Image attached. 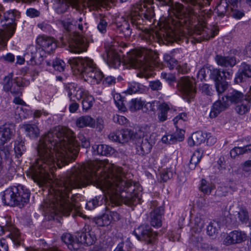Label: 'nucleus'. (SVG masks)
<instances>
[{"mask_svg":"<svg viewBox=\"0 0 251 251\" xmlns=\"http://www.w3.org/2000/svg\"><path fill=\"white\" fill-rule=\"evenodd\" d=\"M36 42L43 50L49 53L53 52L57 47L54 39L45 35L39 36L36 39Z\"/></svg>","mask_w":251,"mask_h":251,"instance_id":"obj_16","label":"nucleus"},{"mask_svg":"<svg viewBox=\"0 0 251 251\" xmlns=\"http://www.w3.org/2000/svg\"><path fill=\"white\" fill-rule=\"evenodd\" d=\"M251 100V97L243 101L240 105H238L236 108V111L240 115H243L247 113L250 109V102Z\"/></svg>","mask_w":251,"mask_h":251,"instance_id":"obj_39","label":"nucleus"},{"mask_svg":"<svg viewBox=\"0 0 251 251\" xmlns=\"http://www.w3.org/2000/svg\"><path fill=\"white\" fill-rule=\"evenodd\" d=\"M149 86L151 89L153 91H158L162 89V85L161 82L158 80L152 81L150 82Z\"/></svg>","mask_w":251,"mask_h":251,"instance_id":"obj_59","label":"nucleus"},{"mask_svg":"<svg viewBox=\"0 0 251 251\" xmlns=\"http://www.w3.org/2000/svg\"><path fill=\"white\" fill-rule=\"evenodd\" d=\"M155 178L153 176L155 181L158 182H165L173 176V174H155Z\"/></svg>","mask_w":251,"mask_h":251,"instance_id":"obj_54","label":"nucleus"},{"mask_svg":"<svg viewBox=\"0 0 251 251\" xmlns=\"http://www.w3.org/2000/svg\"><path fill=\"white\" fill-rule=\"evenodd\" d=\"M97 186L106 199L116 205L122 203L128 205L140 202L142 188L138 182L128 180L121 174H94Z\"/></svg>","mask_w":251,"mask_h":251,"instance_id":"obj_3","label":"nucleus"},{"mask_svg":"<svg viewBox=\"0 0 251 251\" xmlns=\"http://www.w3.org/2000/svg\"><path fill=\"white\" fill-rule=\"evenodd\" d=\"M121 173V168L109 163L107 159L94 160L74 166L71 173Z\"/></svg>","mask_w":251,"mask_h":251,"instance_id":"obj_8","label":"nucleus"},{"mask_svg":"<svg viewBox=\"0 0 251 251\" xmlns=\"http://www.w3.org/2000/svg\"><path fill=\"white\" fill-rule=\"evenodd\" d=\"M204 226V221L201 218L197 217L195 219V226L193 227L192 233L198 234L200 233Z\"/></svg>","mask_w":251,"mask_h":251,"instance_id":"obj_46","label":"nucleus"},{"mask_svg":"<svg viewBox=\"0 0 251 251\" xmlns=\"http://www.w3.org/2000/svg\"><path fill=\"white\" fill-rule=\"evenodd\" d=\"M126 68H140L143 71L137 74L140 77L149 78L151 74L147 72L150 64L146 59L145 53L140 50H134L128 54L127 58L124 60Z\"/></svg>","mask_w":251,"mask_h":251,"instance_id":"obj_10","label":"nucleus"},{"mask_svg":"<svg viewBox=\"0 0 251 251\" xmlns=\"http://www.w3.org/2000/svg\"><path fill=\"white\" fill-rule=\"evenodd\" d=\"M107 62L111 67L118 68L121 63V58L118 52L113 49H109L107 51Z\"/></svg>","mask_w":251,"mask_h":251,"instance_id":"obj_25","label":"nucleus"},{"mask_svg":"<svg viewBox=\"0 0 251 251\" xmlns=\"http://www.w3.org/2000/svg\"><path fill=\"white\" fill-rule=\"evenodd\" d=\"M52 66L55 70L61 72L65 69V63L63 60L56 59L52 62Z\"/></svg>","mask_w":251,"mask_h":251,"instance_id":"obj_53","label":"nucleus"},{"mask_svg":"<svg viewBox=\"0 0 251 251\" xmlns=\"http://www.w3.org/2000/svg\"><path fill=\"white\" fill-rule=\"evenodd\" d=\"M145 91L144 86L139 83L132 81L128 83V86L125 93L131 95L137 92L142 93Z\"/></svg>","mask_w":251,"mask_h":251,"instance_id":"obj_34","label":"nucleus"},{"mask_svg":"<svg viewBox=\"0 0 251 251\" xmlns=\"http://www.w3.org/2000/svg\"><path fill=\"white\" fill-rule=\"evenodd\" d=\"M13 76V74L11 73L8 74L3 78L2 82L3 90L6 92H9L14 84H15Z\"/></svg>","mask_w":251,"mask_h":251,"instance_id":"obj_38","label":"nucleus"},{"mask_svg":"<svg viewBox=\"0 0 251 251\" xmlns=\"http://www.w3.org/2000/svg\"><path fill=\"white\" fill-rule=\"evenodd\" d=\"M245 154L244 147H235L231 150L230 154L232 158H235L236 156Z\"/></svg>","mask_w":251,"mask_h":251,"instance_id":"obj_55","label":"nucleus"},{"mask_svg":"<svg viewBox=\"0 0 251 251\" xmlns=\"http://www.w3.org/2000/svg\"><path fill=\"white\" fill-rule=\"evenodd\" d=\"M10 174H0V187L13 179Z\"/></svg>","mask_w":251,"mask_h":251,"instance_id":"obj_58","label":"nucleus"},{"mask_svg":"<svg viewBox=\"0 0 251 251\" xmlns=\"http://www.w3.org/2000/svg\"><path fill=\"white\" fill-rule=\"evenodd\" d=\"M238 218L242 223H247L249 219L248 212L246 209L242 208L238 213Z\"/></svg>","mask_w":251,"mask_h":251,"instance_id":"obj_56","label":"nucleus"},{"mask_svg":"<svg viewBox=\"0 0 251 251\" xmlns=\"http://www.w3.org/2000/svg\"><path fill=\"white\" fill-rule=\"evenodd\" d=\"M163 212V208L159 206L151 212L150 223L152 226L159 227L162 226V217Z\"/></svg>","mask_w":251,"mask_h":251,"instance_id":"obj_24","label":"nucleus"},{"mask_svg":"<svg viewBox=\"0 0 251 251\" xmlns=\"http://www.w3.org/2000/svg\"><path fill=\"white\" fill-rule=\"evenodd\" d=\"M14 126L10 124H4L0 126V146H3L13 136Z\"/></svg>","mask_w":251,"mask_h":251,"instance_id":"obj_20","label":"nucleus"},{"mask_svg":"<svg viewBox=\"0 0 251 251\" xmlns=\"http://www.w3.org/2000/svg\"><path fill=\"white\" fill-rule=\"evenodd\" d=\"M77 174H68L58 178L55 174H26L39 186L49 187L48 199L42 206L43 211L52 217L56 215L68 216L73 209L77 210L79 206L71 201L69 198L72 188L78 185L81 179Z\"/></svg>","mask_w":251,"mask_h":251,"instance_id":"obj_2","label":"nucleus"},{"mask_svg":"<svg viewBox=\"0 0 251 251\" xmlns=\"http://www.w3.org/2000/svg\"><path fill=\"white\" fill-rule=\"evenodd\" d=\"M60 41L64 45H68L71 52L80 53L87 50L88 44L86 39L77 32L65 35L60 38Z\"/></svg>","mask_w":251,"mask_h":251,"instance_id":"obj_11","label":"nucleus"},{"mask_svg":"<svg viewBox=\"0 0 251 251\" xmlns=\"http://www.w3.org/2000/svg\"><path fill=\"white\" fill-rule=\"evenodd\" d=\"M229 106V103L226 99V98L223 97L215 101L213 104L209 113L210 118L216 117L222 111H224Z\"/></svg>","mask_w":251,"mask_h":251,"instance_id":"obj_19","label":"nucleus"},{"mask_svg":"<svg viewBox=\"0 0 251 251\" xmlns=\"http://www.w3.org/2000/svg\"><path fill=\"white\" fill-rule=\"evenodd\" d=\"M131 243L128 241L118 244L114 251H130Z\"/></svg>","mask_w":251,"mask_h":251,"instance_id":"obj_49","label":"nucleus"},{"mask_svg":"<svg viewBox=\"0 0 251 251\" xmlns=\"http://www.w3.org/2000/svg\"><path fill=\"white\" fill-rule=\"evenodd\" d=\"M133 234L139 240L144 241L151 243L155 238L157 234L153 232L151 227L147 225H142L135 229Z\"/></svg>","mask_w":251,"mask_h":251,"instance_id":"obj_13","label":"nucleus"},{"mask_svg":"<svg viewBox=\"0 0 251 251\" xmlns=\"http://www.w3.org/2000/svg\"><path fill=\"white\" fill-rule=\"evenodd\" d=\"M76 125L77 127L80 128L86 126L94 127L95 125V120L90 116H82L76 120Z\"/></svg>","mask_w":251,"mask_h":251,"instance_id":"obj_30","label":"nucleus"},{"mask_svg":"<svg viewBox=\"0 0 251 251\" xmlns=\"http://www.w3.org/2000/svg\"><path fill=\"white\" fill-rule=\"evenodd\" d=\"M228 193L229 188L228 186H220L217 190V195L219 196H226Z\"/></svg>","mask_w":251,"mask_h":251,"instance_id":"obj_60","label":"nucleus"},{"mask_svg":"<svg viewBox=\"0 0 251 251\" xmlns=\"http://www.w3.org/2000/svg\"><path fill=\"white\" fill-rule=\"evenodd\" d=\"M158 110L157 117L160 122H163L167 120L168 113L171 110L170 105L166 102H157Z\"/></svg>","mask_w":251,"mask_h":251,"instance_id":"obj_28","label":"nucleus"},{"mask_svg":"<svg viewBox=\"0 0 251 251\" xmlns=\"http://www.w3.org/2000/svg\"><path fill=\"white\" fill-rule=\"evenodd\" d=\"M26 149L25 146L24 142L20 138L17 139L15 141L14 151L16 156L17 158L22 156L23 154L25 151Z\"/></svg>","mask_w":251,"mask_h":251,"instance_id":"obj_37","label":"nucleus"},{"mask_svg":"<svg viewBox=\"0 0 251 251\" xmlns=\"http://www.w3.org/2000/svg\"><path fill=\"white\" fill-rule=\"evenodd\" d=\"M5 231L10 232L9 237L16 247L21 245L23 242L19 230L11 224L7 223L4 226H0V235Z\"/></svg>","mask_w":251,"mask_h":251,"instance_id":"obj_17","label":"nucleus"},{"mask_svg":"<svg viewBox=\"0 0 251 251\" xmlns=\"http://www.w3.org/2000/svg\"><path fill=\"white\" fill-rule=\"evenodd\" d=\"M251 77V66L244 62L241 65L240 72L235 78L237 82H242L244 77Z\"/></svg>","mask_w":251,"mask_h":251,"instance_id":"obj_29","label":"nucleus"},{"mask_svg":"<svg viewBox=\"0 0 251 251\" xmlns=\"http://www.w3.org/2000/svg\"><path fill=\"white\" fill-rule=\"evenodd\" d=\"M247 234L241 230H233L227 234L223 240V244L226 246L240 244L245 241Z\"/></svg>","mask_w":251,"mask_h":251,"instance_id":"obj_15","label":"nucleus"},{"mask_svg":"<svg viewBox=\"0 0 251 251\" xmlns=\"http://www.w3.org/2000/svg\"><path fill=\"white\" fill-rule=\"evenodd\" d=\"M202 156V152L200 150L195 151L193 153L188 167L190 170H194L201 160Z\"/></svg>","mask_w":251,"mask_h":251,"instance_id":"obj_33","label":"nucleus"},{"mask_svg":"<svg viewBox=\"0 0 251 251\" xmlns=\"http://www.w3.org/2000/svg\"><path fill=\"white\" fill-rule=\"evenodd\" d=\"M38 50L36 46L31 45L28 46L27 49H26V54H30L31 57H32L35 54H36L38 52Z\"/></svg>","mask_w":251,"mask_h":251,"instance_id":"obj_64","label":"nucleus"},{"mask_svg":"<svg viewBox=\"0 0 251 251\" xmlns=\"http://www.w3.org/2000/svg\"><path fill=\"white\" fill-rule=\"evenodd\" d=\"M229 14L233 18L238 19H241L245 15L243 11L234 9V7L230 8V11L229 12Z\"/></svg>","mask_w":251,"mask_h":251,"instance_id":"obj_57","label":"nucleus"},{"mask_svg":"<svg viewBox=\"0 0 251 251\" xmlns=\"http://www.w3.org/2000/svg\"><path fill=\"white\" fill-rule=\"evenodd\" d=\"M200 90L201 92L207 95H211L212 94V88L207 84H202L200 88Z\"/></svg>","mask_w":251,"mask_h":251,"instance_id":"obj_63","label":"nucleus"},{"mask_svg":"<svg viewBox=\"0 0 251 251\" xmlns=\"http://www.w3.org/2000/svg\"><path fill=\"white\" fill-rule=\"evenodd\" d=\"M0 155L1 158L3 157L5 159L11 162V156L8 146H0Z\"/></svg>","mask_w":251,"mask_h":251,"instance_id":"obj_48","label":"nucleus"},{"mask_svg":"<svg viewBox=\"0 0 251 251\" xmlns=\"http://www.w3.org/2000/svg\"><path fill=\"white\" fill-rule=\"evenodd\" d=\"M177 87L183 99H186L188 101L195 97L196 91L194 78L187 76L181 77L178 83Z\"/></svg>","mask_w":251,"mask_h":251,"instance_id":"obj_12","label":"nucleus"},{"mask_svg":"<svg viewBox=\"0 0 251 251\" xmlns=\"http://www.w3.org/2000/svg\"><path fill=\"white\" fill-rule=\"evenodd\" d=\"M78 144L74 133L66 127L58 126L42 137L37 147L40 159L30 167V173H54L58 168L74 160Z\"/></svg>","mask_w":251,"mask_h":251,"instance_id":"obj_1","label":"nucleus"},{"mask_svg":"<svg viewBox=\"0 0 251 251\" xmlns=\"http://www.w3.org/2000/svg\"><path fill=\"white\" fill-rule=\"evenodd\" d=\"M205 26L206 25L205 23L202 24L200 29H198L196 31V34L202 35L204 39L207 40L211 38L214 37L215 35V32L212 31L211 30L209 31Z\"/></svg>","mask_w":251,"mask_h":251,"instance_id":"obj_36","label":"nucleus"},{"mask_svg":"<svg viewBox=\"0 0 251 251\" xmlns=\"http://www.w3.org/2000/svg\"><path fill=\"white\" fill-rule=\"evenodd\" d=\"M111 218L107 214H103L100 218L97 220V224L100 226H107L110 224Z\"/></svg>","mask_w":251,"mask_h":251,"instance_id":"obj_51","label":"nucleus"},{"mask_svg":"<svg viewBox=\"0 0 251 251\" xmlns=\"http://www.w3.org/2000/svg\"><path fill=\"white\" fill-rule=\"evenodd\" d=\"M23 127L27 134L31 138H36L39 135L40 131L36 125L25 124L23 125Z\"/></svg>","mask_w":251,"mask_h":251,"instance_id":"obj_35","label":"nucleus"},{"mask_svg":"<svg viewBox=\"0 0 251 251\" xmlns=\"http://www.w3.org/2000/svg\"><path fill=\"white\" fill-rule=\"evenodd\" d=\"M188 117L186 113H181L176 116L173 120L174 124L177 129H179L180 126L187 121Z\"/></svg>","mask_w":251,"mask_h":251,"instance_id":"obj_44","label":"nucleus"},{"mask_svg":"<svg viewBox=\"0 0 251 251\" xmlns=\"http://www.w3.org/2000/svg\"><path fill=\"white\" fill-rule=\"evenodd\" d=\"M65 89L70 101L72 100L73 98L78 100L82 99L81 103L83 110L86 111L93 105L94 98L88 91L82 87H79L74 83H70L65 85Z\"/></svg>","mask_w":251,"mask_h":251,"instance_id":"obj_9","label":"nucleus"},{"mask_svg":"<svg viewBox=\"0 0 251 251\" xmlns=\"http://www.w3.org/2000/svg\"><path fill=\"white\" fill-rule=\"evenodd\" d=\"M15 29V25L12 24L0 30V48L6 46L7 41L13 35Z\"/></svg>","mask_w":251,"mask_h":251,"instance_id":"obj_26","label":"nucleus"},{"mask_svg":"<svg viewBox=\"0 0 251 251\" xmlns=\"http://www.w3.org/2000/svg\"><path fill=\"white\" fill-rule=\"evenodd\" d=\"M94 153L102 156H110L114 154L115 150L111 147L104 144L94 145L93 147Z\"/></svg>","mask_w":251,"mask_h":251,"instance_id":"obj_27","label":"nucleus"},{"mask_svg":"<svg viewBox=\"0 0 251 251\" xmlns=\"http://www.w3.org/2000/svg\"><path fill=\"white\" fill-rule=\"evenodd\" d=\"M221 225L220 221L214 220L211 222L207 226V234L210 236L216 235L220 230Z\"/></svg>","mask_w":251,"mask_h":251,"instance_id":"obj_32","label":"nucleus"},{"mask_svg":"<svg viewBox=\"0 0 251 251\" xmlns=\"http://www.w3.org/2000/svg\"><path fill=\"white\" fill-rule=\"evenodd\" d=\"M69 63L75 73L80 75L84 79L92 83H99L103 77L102 73L96 67L93 60L88 58H73Z\"/></svg>","mask_w":251,"mask_h":251,"instance_id":"obj_5","label":"nucleus"},{"mask_svg":"<svg viewBox=\"0 0 251 251\" xmlns=\"http://www.w3.org/2000/svg\"><path fill=\"white\" fill-rule=\"evenodd\" d=\"M154 11L152 7H147L144 6V8H142L140 10V13L138 11L134 10L131 11L129 18L130 22L133 26H135L136 28L139 30H141L144 32V37L149 40H156L159 43L163 44H168L167 40H162L161 38L157 37L155 35L156 32H159L161 30L162 27H161V23L164 21V19H162L159 21V30L155 31L149 30L146 28H144L143 26V19L142 16L147 20H150L154 16Z\"/></svg>","mask_w":251,"mask_h":251,"instance_id":"obj_6","label":"nucleus"},{"mask_svg":"<svg viewBox=\"0 0 251 251\" xmlns=\"http://www.w3.org/2000/svg\"><path fill=\"white\" fill-rule=\"evenodd\" d=\"M210 77L211 79L216 82L229 79L233 75V71L232 70H223L217 68H212L209 70Z\"/></svg>","mask_w":251,"mask_h":251,"instance_id":"obj_18","label":"nucleus"},{"mask_svg":"<svg viewBox=\"0 0 251 251\" xmlns=\"http://www.w3.org/2000/svg\"><path fill=\"white\" fill-rule=\"evenodd\" d=\"M61 239L65 244H68V248L70 250L75 249V244L76 243V239L74 240L73 236L69 233H66L61 236Z\"/></svg>","mask_w":251,"mask_h":251,"instance_id":"obj_42","label":"nucleus"},{"mask_svg":"<svg viewBox=\"0 0 251 251\" xmlns=\"http://www.w3.org/2000/svg\"><path fill=\"white\" fill-rule=\"evenodd\" d=\"M75 239L76 243L90 246L96 240V237L93 232L89 230V226H85L81 231L76 233Z\"/></svg>","mask_w":251,"mask_h":251,"instance_id":"obj_14","label":"nucleus"},{"mask_svg":"<svg viewBox=\"0 0 251 251\" xmlns=\"http://www.w3.org/2000/svg\"><path fill=\"white\" fill-rule=\"evenodd\" d=\"M140 140V144L136 146V153L144 155L150 152L151 146L147 139H141Z\"/></svg>","mask_w":251,"mask_h":251,"instance_id":"obj_31","label":"nucleus"},{"mask_svg":"<svg viewBox=\"0 0 251 251\" xmlns=\"http://www.w3.org/2000/svg\"><path fill=\"white\" fill-rule=\"evenodd\" d=\"M120 135V143L124 144L127 142L132 137V132L128 129L122 130L119 132Z\"/></svg>","mask_w":251,"mask_h":251,"instance_id":"obj_43","label":"nucleus"},{"mask_svg":"<svg viewBox=\"0 0 251 251\" xmlns=\"http://www.w3.org/2000/svg\"><path fill=\"white\" fill-rule=\"evenodd\" d=\"M250 94L247 96L244 95L242 92L237 90H233L229 92L225 98L228 101H230L231 103H238L242 102V101L249 99L251 96V86L249 91Z\"/></svg>","mask_w":251,"mask_h":251,"instance_id":"obj_21","label":"nucleus"},{"mask_svg":"<svg viewBox=\"0 0 251 251\" xmlns=\"http://www.w3.org/2000/svg\"><path fill=\"white\" fill-rule=\"evenodd\" d=\"M184 130H180V134L176 135V134H169V144H173L177 141H181L184 138V135L182 132H184Z\"/></svg>","mask_w":251,"mask_h":251,"instance_id":"obj_52","label":"nucleus"},{"mask_svg":"<svg viewBox=\"0 0 251 251\" xmlns=\"http://www.w3.org/2000/svg\"><path fill=\"white\" fill-rule=\"evenodd\" d=\"M215 60L219 66L226 68L233 67L237 64L235 57L231 56L218 54L215 56Z\"/></svg>","mask_w":251,"mask_h":251,"instance_id":"obj_23","label":"nucleus"},{"mask_svg":"<svg viewBox=\"0 0 251 251\" xmlns=\"http://www.w3.org/2000/svg\"><path fill=\"white\" fill-rule=\"evenodd\" d=\"M144 103L140 99H134L129 102V109L132 111H135L142 108Z\"/></svg>","mask_w":251,"mask_h":251,"instance_id":"obj_41","label":"nucleus"},{"mask_svg":"<svg viewBox=\"0 0 251 251\" xmlns=\"http://www.w3.org/2000/svg\"><path fill=\"white\" fill-rule=\"evenodd\" d=\"M228 5L226 1H222L219 3L214 10L218 16L223 17L228 12Z\"/></svg>","mask_w":251,"mask_h":251,"instance_id":"obj_40","label":"nucleus"},{"mask_svg":"<svg viewBox=\"0 0 251 251\" xmlns=\"http://www.w3.org/2000/svg\"><path fill=\"white\" fill-rule=\"evenodd\" d=\"M42 50H39L32 57H31L30 61L32 65H38L42 63L44 60L43 56L42 53Z\"/></svg>","mask_w":251,"mask_h":251,"instance_id":"obj_45","label":"nucleus"},{"mask_svg":"<svg viewBox=\"0 0 251 251\" xmlns=\"http://www.w3.org/2000/svg\"><path fill=\"white\" fill-rule=\"evenodd\" d=\"M30 195L28 189L19 184L6 189L3 192L2 199L6 205L22 207L29 201Z\"/></svg>","mask_w":251,"mask_h":251,"instance_id":"obj_7","label":"nucleus"},{"mask_svg":"<svg viewBox=\"0 0 251 251\" xmlns=\"http://www.w3.org/2000/svg\"><path fill=\"white\" fill-rule=\"evenodd\" d=\"M107 23L104 19H100V23L98 24L97 28L100 32L104 33L106 31V27Z\"/></svg>","mask_w":251,"mask_h":251,"instance_id":"obj_62","label":"nucleus"},{"mask_svg":"<svg viewBox=\"0 0 251 251\" xmlns=\"http://www.w3.org/2000/svg\"><path fill=\"white\" fill-rule=\"evenodd\" d=\"M13 86L10 89L9 91L14 96H22L23 95L22 88L26 87L29 84V81L26 80L22 77H16L14 78Z\"/></svg>","mask_w":251,"mask_h":251,"instance_id":"obj_22","label":"nucleus"},{"mask_svg":"<svg viewBox=\"0 0 251 251\" xmlns=\"http://www.w3.org/2000/svg\"><path fill=\"white\" fill-rule=\"evenodd\" d=\"M172 9L176 14L175 19L171 17L164 19V21L161 23V30L155 33L162 40H167L168 43L180 39L181 27L186 21V20L182 21V17L188 19L191 16H197V12L193 8H187L185 11L183 5L178 2L173 4Z\"/></svg>","mask_w":251,"mask_h":251,"instance_id":"obj_4","label":"nucleus"},{"mask_svg":"<svg viewBox=\"0 0 251 251\" xmlns=\"http://www.w3.org/2000/svg\"><path fill=\"white\" fill-rule=\"evenodd\" d=\"M113 120L115 123H118L120 125H123L126 124L128 120L127 119L123 116L117 115L113 117Z\"/></svg>","mask_w":251,"mask_h":251,"instance_id":"obj_61","label":"nucleus"},{"mask_svg":"<svg viewBox=\"0 0 251 251\" xmlns=\"http://www.w3.org/2000/svg\"><path fill=\"white\" fill-rule=\"evenodd\" d=\"M215 87L219 94H222L227 88L228 83L226 80L215 82Z\"/></svg>","mask_w":251,"mask_h":251,"instance_id":"obj_50","label":"nucleus"},{"mask_svg":"<svg viewBox=\"0 0 251 251\" xmlns=\"http://www.w3.org/2000/svg\"><path fill=\"white\" fill-rule=\"evenodd\" d=\"M115 103L119 110L122 111H126V107L124 102L123 98L119 94H116L114 95Z\"/></svg>","mask_w":251,"mask_h":251,"instance_id":"obj_47","label":"nucleus"}]
</instances>
